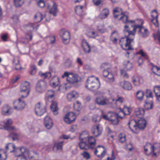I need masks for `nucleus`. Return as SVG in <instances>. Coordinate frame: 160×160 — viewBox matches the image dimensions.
Instances as JSON below:
<instances>
[{
  "mask_svg": "<svg viewBox=\"0 0 160 160\" xmlns=\"http://www.w3.org/2000/svg\"><path fill=\"white\" fill-rule=\"evenodd\" d=\"M141 25H131V27L133 28L132 30H131L130 28L127 25L124 26L123 32L127 36L126 43L125 44L126 49L127 50H133V48L131 46V42L135 38L136 30H137L139 36L143 38H147L149 36V32L147 29L145 28Z\"/></svg>",
  "mask_w": 160,
  "mask_h": 160,
  "instance_id": "nucleus-1",
  "label": "nucleus"
},
{
  "mask_svg": "<svg viewBox=\"0 0 160 160\" xmlns=\"http://www.w3.org/2000/svg\"><path fill=\"white\" fill-rule=\"evenodd\" d=\"M94 81L95 79L93 76L89 77L85 83V87L92 91L97 90L99 88L100 86L99 83L95 82Z\"/></svg>",
  "mask_w": 160,
  "mask_h": 160,
  "instance_id": "nucleus-2",
  "label": "nucleus"
},
{
  "mask_svg": "<svg viewBox=\"0 0 160 160\" xmlns=\"http://www.w3.org/2000/svg\"><path fill=\"white\" fill-rule=\"evenodd\" d=\"M59 34L63 43L67 44L69 43L70 35L69 32L65 29H62L60 30Z\"/></svg>",
  "mask_w": 160,
  "mask_h": 160,
  "instance_id": "nucleus-3",
  "label": "nucleus"
},
{
  "mask_svg": "<svg viewBox=\"0 0 160 160\" xmlns=\"http://www.w3.org/2000/svg\"><path fill=\"white\" fill-rule=\"evenodd\" d=\"M30 83L26 81L21 84L20 87V92L23 93L22 94L21 98H24L27 97L29 92Z\"/></svg>",
  "mask_w": 160,
  "mask_h": 160,
  "instance_id": "nucleus-4",
  "label": "nucleus"
},
{
  "mask_svg": "<svg viewBox=\"0 0 160 160\" xmlns=\"http://www.w3.org/2000/svg\"><path fill=\"white\" fill-rule=\"evenodd\" d=\"M106 153V150L104 146L98 145L95 148L94 154L99 158H102Z\"/></svg>",
  "mask_w": 160,
  "mask_h": 160,
  "instance_id": "nucleus-5",
  "label": "nucleus"
},
{
  "mask_svg": "<svg viewBox=\"0 0 160 160\" xmlns=\"http://www.w3.org/2000/svg\"><path fill=\"white\" fill-rule=\"evenodd\" d=\"M108 117L109 121H111L112 124L113 125H116L118 123V118L122 119L123 118V117H121L112 112H109Z\"/></svg>",
  "mask_w": 160,
  "mask_h": 160,
  "instance_id": "nucleus-6",
  "label": "nucleus"
},
{
  "mask_svg": "<svg viewBox=\"0 0 160 160\" xmlns=\"http://www.w3.org/2000/svg\"><path fill=\"white\" fill-rule=\"evenodd\" d=\"M46 107L40 102H38L36 104L35 108L36 114L39 116H41L46 112Z\"/></svg>",
  "mask_w": 160,
  "mask_h": 160,
  "instance_id": "nucleus-7",
  "label": "nucleus"
},
{
  "mask_svg": "<svg viewBox=\"0 0 160 160\" xmlns=\"http://www.w3.org/2000/svg\"><path fill=\"white\" fill-rule=\"evenodd\" d=\"M47 8L49 10L50 13L52 14L54 16H56L58 9L57 5L54 2H51L50 3H48Z\"/></svg>",
  "mask_w": 160,
  "mask_h": 160,
  "instance_id": "nucleus-8",
  "label": "nucleus"
},
{
  "mask_svg": "<svg viewBox=\"0 0 160 160\" xmlns=\"http://www.w3.org/2000/svg\"><path fill=\"white\" fill-rule=\"evenodd\" d=\"M76 119V116L73 113L69 112L67 113L64 117V121L67 124H71Z\"/></svg>",
  "mask_w": 160,
  "mask_h": 160,
  "instance_id": "nucleus-9",
  "label": "nucleus"
},
{
  "mask_svg": "<svg viewBox=\"0 0 160 160\" xmlns=\"http://www.w3.org/2000/svg\"><path fill=\"white\" fill-rule=\"evenodd\" d=\"M47 83L43 80H40L37 83L36 90L39 92H42L46 88Z\"/></svg>",
  "mask_w": 160,
  "mask_h": 160,
  "instance_id": "nucleus-10",
  "label": "nucleus"
},
{
  "mask_svg": "<svg viewBox=\"0 0 160 160\" xmlns=\"http://www.w3.org/2000/svg\"><path fill=\"white\" fill-rule=\"evenodd\" d=\"M22 98H19L18 100L14 102V108L18 110H21L24 108L25 106V104L24 101Z\"/></svg>",
  "mask_w": 160,
  "mask_h": 160,
  "instance_id": "nucleus-11",
  "label": "nucleus"
},
{
  "mask_svg": "<svg viewBox=\"0 0 160 160\" xmlns=\"http://www.w3.org/2000/svg\"><path fill=\"white\" fill-rule=\"evenodd\" d=\"M80 79V77L77 75H74L72 73H69L67 80L69 83L73 84L78 82Z\"/></svg>",
  "mask_w": 160,
  "mask_h": 160,
  "instance_id": "nucleus-12",
  "label": "nucleus"
},
{
  "mask_svg": "<svg viewBox=\"0 0 160 160\" xmlns=\"http://www.w3.org/2000/svg\"><path fill=\"white\" fill-rule=\"evenodd\" d=\"M102 128L100 127V124L93 126L91 130L92 133L96 137L100 136L102 132Z\"/></svg>",
  "mask_w": 160,
  "mask_h": 160,
  "instance_id": "nucleus-13",
  "label": "nucleus"
},
{
  "mask_svg": "<svg viewBox=\"0 0 160 160\" xmlns=\"http://www.w3.org/2000/svg\"><path fill=\"white\" fill-rule=\"evenodd\" d=\"M146 121L143 118H140L137 119V130L138 129H144L146 127Z\"/></svg>",
  "mask_w": 160,
  "mask_h": 160,
  "instance_id": "nucleus-14",
  "label": "nucleus"
},
{
  "mask_svg": "<svg viewBox=\"0 0 160 160\" xmlns=\"http://www.w3.org/2000/svg\"><path fill=\"white\" fill-rule=\"evenodd\" d=\"M151 13H152L151 17L152 18L151 22L156 27H157L158 25L157 12L156 10H154L152 11Z\"/></svg>",
  "mask_w": 160,
  "mask_h": 160,
  "instance_id": "nucleus-15",
  "label": "nucleus"
},
{
  "mask_svg": "<svg viewBox=\"0 0 160 160\" xmlns=\"http://www.w3.org/2000/svg\"><path fill=\"white\" fill-rule=\"evenodd\" d=\"M95 102L99 105H105L108 104V101L106 98L103 97H98L95 100Z\"/></svg>",
  "mask_w": 160,
  "mask_h": 160,
  "instance_id": "nucleus-16",
  "label": "nucleus"
},
{
  "mask_svg": "<svg viewBox=\"0 0 160 160\" xmlns=\"http://www.w3.org/2000/svg\"><path fill=\"white\" fill-rule=\"evenodd\" d=\"M44 123L45 127L48 129H51L53 125L52 119L48 116L45 117Z\"/></svg>",
  "mask_w": 160,
  "mask_h": 160,
  "instance_id": "nucleus-17",
  "label": "nucleus"
},
{
  "mask_svg": "<svg viewBox=\"0 0 160 160\" xmlns=\"http://www.w3.org/2000/svg\"><path fill=\"white\" fill-rule=\"evenodd\" d=\"M79 94L77 92L73 91L68 93L67 95V98L69 101H72L77 98Z\"/></svg>",
  "mask_w": 160,
  "mask_h": 160,
  "instance_id": "nucleus-18",
  "label": "nucleus"
},
{
  "mask_svg": "<svg viewBox=\"0 0 160 160\" xmlns=\"http://www.w3.org/2000/svg\"><path fill=\"white\" fill-rule=\"evenodd\" d=\"M12 108L8 105L4 106L2 108V113L4 115H8L12 114Z\"/></svg>",
  "mask_w": 160,
  "mask_h": 160,
  "instance_id": "nucleus-19",
  "label": "nucleus"
},
{
  "mask_svg": "<svg viewBox=\"0 0 160 160\" xmlns=\"http://www.w3.org/2000/svg\"><path fill=\"white\" fill-rule=\"evenodd\" d=\"M4 124L6 125V126H3V128L8 131H11L15 129L14 127L10 126L12 124V121L11 119H8L6 122H3Z\"/></svg>",
  "mask_w": 160,
  "mask_h": 160,
  "instance_id": "nucleus-20",
  "label": "nucleus"
},
{
  "mask_svg": "<svg viewBox=\"0 0 160 160\" xmlns=\"http://www.w3.org/2000/svg\"><path fill=\"white\" fill-rule=\"evenodd\" d=\"M121 17L119 19V20H122V22L124 23L131 24L134 23L135 21L132 20H128V17L127 15H125L124 13H122Z\"/></svg>",
  "mask_w": 160,
  "mask_h": 160,
  "instance_id": "nucleus-21",
  "label": "nucleus"
},
{
  "mask_svg": "<svg viewBox=\"0 0 160 160\" xmlns=\"http://www.w3.org/2000/svg\"><path fill=\"white\" fill-rule=\"evenodd\" d=\"M87 142L90 148H93L96 145V140L93 136L88 137Z\"/></svg>",
  "mask_w": 160,
  "mask_h": 160,
  "instance_id": "nucleus-22",
  "label": "nucleus"
},
{
  "mask_svg": "<svg viewBox=\"0 0 160 160\" xmlns=\"http://www.w3.org/2000/svg\"><path fill=\"white\" fill-rule=\"evenodd\" d=\"M144 113V110L142 108H136L135 110L134 114L138 118H142V116Z\"/></svg>",
  "mask_w": 160,
  "mask_h": 160,
  "instance_id": "nucleus-23",
  "label": "nucleus"
},
{
  "mask_svg": "<svg viewBox=\"0 0 160 160\" xmlns=\"http://www.w3.org/2000/svg\"><path fill=\"white\" fill-rule=\"evenodd\" d=\"M59 84V78L56 77H53L51 81L50 82V86L53 88H55L58 86Z\"/></svg>",
  "mask_w": 160,
  "mask_h": 160,
  "instance_id": "nucleus-24",
  "label": "nucleus"
},
{
  "mask_svg": "<svg viewBox=\"0 0 160 160\" xmlns=\"http://www.w3.org/2000/svg\"><path fill=\"white\" fill-rule=\"evenodd\" d=\"M121 86L124 89L130 90L132 88V86L131 84L128 82L122 81L120 82Z\"/></svg>",
  "mask_w": 160,
  "mask_h": 160,
  "instance_id": "nucleus-25",
  "label": "nucleus"
},
{
  "mask_svg": "<svg viewBox=\"0 0 160 160\" xmlns=\"http://www.w3.org/2000/svg\"><path fill=\"white\" fill-rule=\"evenodd\" d=\"M128 125L129 128L132 132H133V130L131 128V127H132L135 130H137V120L132 119L129 120Z\"/></svg>",
  "mask_w": 160,
  "mask_h": 160,
  "instance_id": "nucleus-26",
  "label": "nucleus"
},
{
  "mask_svg": "<svg viewBox=\"0 0 160 160\" xmlns=\"http://www.w3.org/2000/svg\"><path fill=\"white\" fill-rule=\"evenodd\" d=\"M113 13L114 18H117L122 14V12L121 8L118 7H116L113 9Z\"/></svg>",
  "mask_w": 160,
  "mask_h": 160,
  "instance_id": "nucleus-27",
  "label": "nucleus"
},
{
  "mask_svg": "<svg viewBox=\"0 0 160 160\" xmlns=\"http://www.w3.org/2000/svg\"><path fill=\"white\" fill-rule=\"evenodd\" d=\"M109 14V10L107 8H105L101 12L99 16L100 18L103 19L106 18Z\"/></svg>",
  "mask_w": 160,
  "mask_h": 160,
  "instance_id": "nucleus-28",
  "label": "nucleus"
},
{
  "mask_svg": "<svg viewBox=\"0 0 160 160\" xmlns=\"http://www.w3.org/2000/svg\"><path fill=\"white\" fill-rule=\"evenodd\" d=\"M63 142V141H61L55 143L53 146V151L56 152L58 150H62Z\"/></svg>",
  "mask_w": 160,
  "mask_h": 160,
  "instance_id": "nucleus-29",
  "label": "nucleus"
},
{
  "mask_svg": "<svg viewBox=\"0 0 160 160\" xmlns=\"http://www.w3.org/2000/svg\"><path fill=\"white\" fill-rule=\"evenodd\" d=\"M5 148L7 151L10 150V152H16V150L15 145L12 143H8L7 144Z\"/></svg>",
  "mask_w": 160,
  "mask_h": 160,
  "instance_id": "nucleus-30",
  "label": "nucleus"
},
{
  "mask_svg": "<svg viewBox=\"0 0 160 160\" xmlns=\"http://www.w3.org/2000/svg\"><path fill=\"white\" fill-rule=\"evenodd\" d=\"M50 108L54 115H57L58 113V108L57 104L56 102H52Z\"/></svg>",
  "mask_w": 160,
  "mask_h": 160,
  "instance_id": "nucleus-31",
  "label": "nucleus"
},
{
  "mask_svg": "<svg viewBox=\"0 0 160 160\" xmlns=\"http://www.w3.org/2000/svg\"><path fill=\"white\" fill-rule=\"evenodd\" d=\"M87 141H81L79 144V146L80 149L88 150L90 148Z\"/></svg>",
  "mask_w": 160,
  "mask_h": 160,
  "instance_id": "nucleus-32",
  "label": "nucleus"
},
{
  "mask_svg": "<svg viewBox=\"0 0 160 160\" xmlns=\"http://www.w3.org/2000/svg\"><path fill=\"white\" fill-rule=\"evenodd\" d=\"M152 65L151 70L152 72L157 76H160V68L154 65L152 63H151Z\"/></svg>",
  "mask_w": 160,
  "mask_h": 160,
  "instance_id": "nucleus-33",
  "label": "nucleus"
},
{
  "mask_svg": "<svg viewBox=\"0 0 160 160\" xmlns=\"http://www.w3.org/2000/svg\"><path fill=\"white\" fill-rule=\"evenodd\" d=\"M120 109L121 112L123 113L124 116L125 115H129L131 111V109L130 108L126 106H125L123 107V109L120 108Z\"/></svg>",
  "mask_w": 160,
  "mask_h": 160,
  "instance_id": "nucleus-34",
  "label": "nucleus"
},
{
  "mask_svg": "<svg viewBox=\"0 0 160 160\" xmlns=\"http://www.w3.org/2000/svg\"><path fill=\"white\" fill-rule=\"evenodd\" d=\"M150 148L151 151L149 152V153H147V154L148 156H150L152 153V157L154 158L156 157L157 155L158 154L155 152L157 150V148L153 145H152L151 146Z\"/></svg>",
  "mask_w": 160,
  "mask_h": 160,
  "instance_id": "nucleus-35",
  "label": "nucleus"
},
{
  "mask_svg": "<svg viewBox=\"0 0 160 160\" xmlns=\"http://www.w3.org/2000/svg\"><path fill=\"white\" fill-rule=\"evenodd\" d=\"M124 69L127 71L129 70L132 68L133 64L132 63L130 62L129 61H126L124 62Z\"/></svg>",
  "mask_w": 160,
  "mask_h": 160,
  "instance_id": "nucleus-36",
  "label": "nucleus"
},
{
  "mask_svg": "<svg viewBox=\"0 0 160 160\" xmlns=\"http://www.w3.org/2000/svg\"><path fill=\"white\" fill-rule=\"evenodd\" d=\"M7 152L3 149H0V160H6L7 157Z\"/></svg>",
  "mask_w": 160,
  "mask_h": 160,
  "instance_id": "nucleus-37",
  "label": "nucleus"
},
{
  "mask_svg": "<svg viewBox=\"0 0 160 160\" xmlns=\"http://www.w3.org/2000/svg\"><path fill=\"white\" fill-rule=\"evenodd\" d=\"M83 7L82 6H77L75 7V11L77 14L79 16L81 15L83 12Z\"/></svg>",
  "mask_w": 160,
  "mask_h": 160,
  "instance_id": "nucleus-38",
  "label": "nucleus"
},
{
  "mask_svg": "<svg viewBox=\"0 0 160 160\" xmlns=\"http://www.w3.org/2000/svg\"><path fill=\"white\" fill-rule=\"evenodd\" d=\"M14 4L16 8H19L24 3V0H13Z\"/></svg>",
  "mask_w": 160,
  "mask_h": 160,
  "instance_id": "nucleus-39",
  "label": "nucleus"
},
{
  "mask_svg": "<svg viewBox=\"0 0 160 160\" xmlns=\"http://www.w3.org/2000/svg\"><path fill=\"white\" fill-rule=\"evenodd\" d=\"M114 34H115L116 36H118V33L117 32L114 31L112 32L111 36V39L114 43H116L118 39H117L116 37L114 36Z\"/></svg>",
  "mask_w": 160,
  "mask_h": 160,
  "instance_id": "nucleus-40",
  "label": "nucleus"
},
{
  "mask_svg": "<svg viewBox=\"0 0 160 160\" xmlns=\"http://www.w3.org/2000/svg\"><path fill=\"white\" fill-rule=\"evenodd\" d=\"M144 93L141 90L138 91L136 93V97L139 101H142L143 99Z\"/></svg>",
  "mask_w": 160,
  "mask_h": 160,
  "instance_id": "nucleus-41",
  "label": "nucleus"
},
{
  "mask_svg": "<svg viewBox=\"0 0 160 160\" xmlns=\"http://www.w3.org/2000/svg\"><path fill=\"white\" fill-rule=\"evenodd\" d=\"M125 35V37H123L121 38L119 40V43L120 45L121 46L124 44L125 46V48L124 49L126 50H127L126 49V47H125V44L126 43V39H127V36H126Z\"/></svg>",
  "mask_w": 160,
  "mask_h": 160,
  "instance_id": "nucleus-42",
  "label": "nucleus"
},
{
  "mask_svg": "<svg viewBox=\"0 0 160 160\" xmlns=\"http://www.w3.org/2000/svg\"><path fill=\"white\" fill-rule=\"evenodd\" d=\"M73 107L74 110L78 112L80 111L82 109L81 104L78 101L74 103Z\"/></svg>",
  "mask_w": 160,
  "mask_h": 160,
  "instance_id": "nucleus-43",
  "label": "nucleus"
},
{
  "mask_svg": "<svg viewBox=\"0 0 160 160\" xmlns=\"http://www.w3.org/2000/svg\"><path fill=\"white\" fill-rule=\"evenodd\" d=\"M34 18L37 19L38 21H36L37 23L40 22L43 19L42 13L40 12L37 13L35 15Z\"/></svg>",
  "mask_w": 160,
  "mask_h": 160,
  "instance_id": "nucleus-44",
  "label": "nucleus"
},
{
  "mask_svg": "<svg viewBox=\"0 0 160 160\" xmlns=\"http://www.w3.org/2000/svg\"><path fill=\"white\" fill-rule=\"evenodd\" d=\"M55 91L52 90H48L46 95L48 98H52L55 96Z\"/></svg>",
  "mask_w": 160,
  "mask_h": 160,
  "instance_id": "nucleus-45",
  "label": "nucleus"
},
{
  "mask_svg": "<svg viewBox=\"0 0 160 160\" xmlns=\"http://www.w3.org/2000/svg\"><path fill=\"white\" fill-rule=\"evenodd\" d=\"M85 132H83L80 135L79 138L81 140V141H87L88 138V137L89 135L88 134L85 135Z\"/></svg>",
  "mask_w": 160,
  "mask_h": 160,
  "instance_id": "nucleus-46",
  "label": "nucleus"
},
{
  "mask_svg": "<svg viewBox=\"0 0 160 160\" xmlns=\"http://www.w3.org/2000/svg\"><path fill=\"white\" fill-rule=\"evenodd\" d=\"M153 91L156 97L158 96L160 94V86L157 85L154 87Z\"/></svg>",
  "mask_w": 160,
  "mask_h": 160,
  "instance_id": "nucleus-47",
  "label": "nucleus"
},
{
  "mask_svg": "<svg viewBox=\"0 0 160 160\" xmlns=\"http://www.w3.org/2000/svg\"><path fill=\"white\" fill-rule=\"evenodd\" d=\"M118 140L121 143H123L126 141V136L125 134L121 133L118 136Z\"/></svg>",
  "mask_w": 160,
  "mask_h": 160,
  "instance_id": "nucleus-48",
  "label": "nucleus"
},
{
  "mask_svg": "<svg viewBox=\"0 0 160 160\" xmlns=\"http://www.w3.org/2000/svg\"><path fill=\"white\" fill-rule=\"evenodd\" d=\"M144 106L145 109L147 110L152 109V108L153 103L152 102H146L144 105Z\"/></svg>",
  "mask_w": 160,
  "mask_h": 160,
  "instance_id": "nucleus-49",
  "label": "nucleus"
},
{
  "mask_svg": "<svg viewBox=\"0 0 160 160\" xmlns=\"http://www.w3.org/2000/svg\"><path fill=\"white\" fill-rule=\"evenodd\" d=\"M30 74L31 75H33L35 74L37 71V67L35 65H32L30 67Z\"/></svg>",
  "mask_w": 160,
  "mask_h": 160,
  "instance_id": "nucleus-50",
  "label": "nucleus"
},
{
  "mask_svg": "<svg viewBox=\"0 0 160 160\" xmlns=\"http://www.w3.org/2000/svg\"><path fill=\"white\" fill-rule=\"evenodd\" d=\"M16 152L18 151L22 153V154H24V153L28 151V149L25 147H22L18 148H16Z\"/></svg>",
  "mask_w": 160,
  "mask_h": 160,
  "instance_id": "nucleus-51",
  "label": "nucleus"
},
{
  "mask_svg": "<svg viewBox=\"0 0 160 160\" xmlns=\"http://www.w3.org/2000/svg\"><path fill=\"white\" fill-rule=\"evenodd\" d=\"M8 137L10 138H11L14 141L15 140L18 139V135L16 133L12 132L10 133Z\"/></svg>",
  "mask_w": 160,
  "mask_h": 160,
  "instance_id": "nucleus-52",
  "label": "nucleus"
},
{
  "mask_svg": "<svg viewBox=\"0 0 160 160\" xmlns=\"http://www.w3.org/2000/svg\"><path fill=\"white\" fill-rule=\"evenodd\" d=\"M107 77L108 81L110 82H112L114 81V79L112 73L110 72Z\"/></svg>",
  "mask_w": 160,
  "mask_h": 160,
  "instance_id": "nucleus-53",
  "label": "nucleus"
},
{
  "mask_svg": "<svg viewBox=\"0 0 160 160\" xmlns=\"http://www.w3.org/2000/svg\"><path fill=\"white\" fill-rule=\"evenodd\" d=\"M40 75L42 78H43L44 79H45L51 77V73L50 72H46L44 73H42Z\"/></svg>",
  "mask_w": 160,
  "mask_h": 160,
  "instance_id": "nucleus-54",
  "label": "nucleus"
},
{
  "mask_svg": "<svg viewBox=\"0 0 160 160\" xmlns=\"http://www.w3.org/2000/svg\"><path fill=\"white\" fill-rule=\"evenodd\" d=\"M16 155L18 156L17 160H27L24 154H19L18 155Z\"/></svg>",
  "mask_w": 160,
  "mask_h": 160,
  "instance_id": "nucleus-55",
  "label": "nucleus"
},
{
  "mask_svg": "<svg viewBox=\"0 0 160 160\" xmlns=\"http://www.w3.org/2000/svg\"><path fill=\"white\" fill-rule=\"evenodd\" d=\"M81 155L83 156L84 158H85L86 159L88 160L90 158V156L89 153L86 151H84L81 154Z\"/></svg>",
  "mask_w": 160,
  "mask_h": 160,
  "instance_id": "nucleus-56",
  "label": "nucleus"
},
{
  "mask_svg": "<svg viewBox=\"0 0 160 160\" xmlns=\"http://www.w3.org/2000/svg\"><path fill=\"white\" fill-rule=\"evenodd\" d=\"M38 6L41 8H42L45 6L44 0H39L37 2Z\"/></svg>",
  "mask_w": 160,
  "mask_h": 160,
  "instance_id": "nucleus-57",
  "label": "nucleus"
},
{
  "mask_svg": "<svg viewBox=\"0 0 160 160\" xmlns=\"http://www.w3.org/2000/svg\"><path fill=\"white\" fill-rule=\"evenodd\" d=\"M72 62L69 60H67L65 62V65L66 68H68L72 66Z\"/></svg>",
  "mask_w": 160,
  "mask_h": 160,
  "instance_id": "nucleus-58",
  "label": "nucleus"
},
{
  "mask_svg": "<svg viewBox=\"0 0 160 160\" xmlns=\"http://www.w3.org/2000/svg\"><path fill=\"white\" fill-rule=\"evenodd\" d=\"M140 80V79H139L138 78H137L135 79H133L132 82L135 86H138L141 83Z\"/></svg>",
  "mask_w": 160,
  "mask_h": 160,
  "instance_id": "nucleus-59",
  "label": "nucleus"
},
{
  "mask_svg": "<svg viewBox=\"0 0 160 160\" xmlns=\"http://www.w3.org/2000/svg\"><path fill=\"white\" fill-rule=\"evenodd\" d=\"M137 54H141V57H143L145 59H147L148 58L147 55L143 52L142 50H140L138 52H137Z\"/></svg>",
  "mask_w": 160,
  "mask_h": 160,
  "instance_id": "nucleus-60",
  "label": "nucleus"
},
{
  "mask_svg": "<svg viewBox=\"0 0 160 160\" xmlns=\"http://www.w3.org/2000/svg\"><path fill=\"white\" fill-rule=\"evenodd\" d=\"M146 93L147 94L146 96L147 98L152 97V93L150 90L147 89L146 90Z\"/></svg>",
  "mask_w": 160,
  "mask_h": 160,
  "instance_id": "nucleus-61",
  "label": "nucleus"
},
{
  "mask_svg": "<svg viewBox=\"0 0 160 160\" xmlns=\"http://www.w3.org/2000/svg\"><path fill=\"white\" fill-rule=\"evenodd\" d=\"M82 43L84 45H87V47L88 48V51H86L88 52H89L90 51V46L89 45L88 42L86 41V40L85 39H83L82 41Z\"/></svg>",
  "mask_w": 160,
  "mask_h": 160,
  "instance_id": "nucleus-62",
  "label": "nucleus"
},
{
  "mask_svg": "<svg viewBox=\"0 0 160 160\" xmlns=\"http://www.w3.org/2000/svg\"><path fill=\"white\" fill-rule=\"evenodd\" d=\"M1 38L3 41H7L8 38V34L7 33L2 34Z\"/></svg>",
  "mask_w": 160,
  "mask_h": 160,
  "instance_id": "nucleus-63",
  "label": "nucleus"
},
{
  "mask_svg": "<svg viewBox=\"0 0 160 160\" xmlns=\"http://www.w3.org/2000/svg\"><path fill=\"white\" fill-rule=\"evenodd\" d=\"M115 159V156L114 155L113 151H112L111 157H108L107 159L108 160H114Z\"/></svg>",
  "mask_w": 160,
  "mask_h": 160,
  "instance_id": "nucleus-64",
  "label": "nucleus"
}]
</instances>
